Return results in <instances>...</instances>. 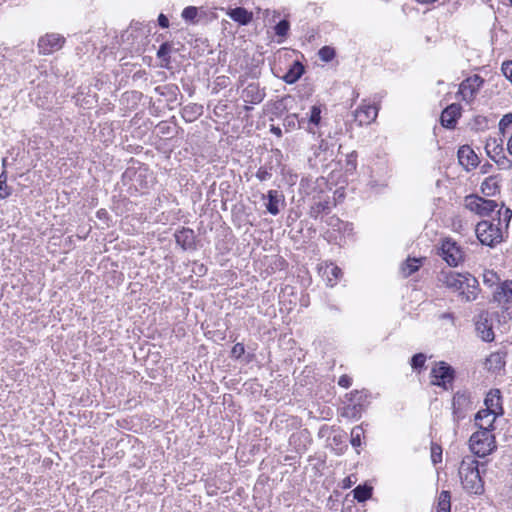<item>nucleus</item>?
I'll return each mask as SVG.
<instances>
[{
    "label": "nucleus",
    "instance_id": "1",
    "mask_svg": "<svg viewBox=\"0 0 512 512\" xmlns=\"http://www.w3.org/2000/svg\"><path fill=\"white\" fill-rule=\"evenodd\" d=\"M439 282L447 288L458 292L466 302L476 300L479 293V283L471 274H461L454 271H442L438 277Z\"/></svg>",
    "mask_w": 512,
    "mask_h": 512
},
{
    "label": "nucleus",
    "instance_id": "2",
    "mask_svg": "<svg viewBox=\"0 0 512 512\" xmlns=\"http://www.w3.org/2000/svg\"><path fill=\"white\" fill-rule=\"evenodd\" d=\"M459 477L464 490L469 494L480 495L484 492V482L480 476L479 462L473 456L462 459Z\"/></svg>",
    "mask_w": 512,
    "mask_h": 512
},
{
    "label": "nucleus",
    "instance_id": "3",
    "mask_svg": "<svg viewBox=\"0 0 512 512\" xmlns=\"http://www.w3.org/2000/svg\"><path fill=\"white\" fill-rule=\"evenodd\" d=\"M336 141L332 137L321 139L317 145L311 147L312 155L308 162L311 167H317L319 164L326 165L333 161L335 154Z\"/></svg>",
    "mask_w": 512,
    "mask_h": 512
},
{
    "label": "nucleus",
    "instance_id": "4",
    "mask_svg": "<svg viewBox=\"0 0 512 512\" xmlns=\"http://www.w3.org/2000/svg\"><path fill=\"white\" fill-rule=\"evenodd\" d=\"M469 447L476 456L485 457L496 449L495 436L490 431H476L469 439Z\"/></svg>",
    "mask_w": 512,
    "mask_h": 512
},
{
    "label": "nucleus",
    "instance_id": "5",
    "mask_svg": "<svg viewBox=\"0 0 512 512\" xmlns=\"http://www.w3.org/2000/svg\"><path fill=\"white\" fill-rule=\"evenodd\" d=\"M476 236L481 244L494 247L503 241L502 228L493 222L483 220L476 225Z\"/></svg>",
    "mask_w": 512,
    "mask_h": 512
},
{
    "label": "nucleus",
    "instance_id": "6",
    "mask_svg": "<svg viewBox=\"0 0 512 512\" xmlns=\"http://www.w3.org/2000/svg\"><path fill=\"white\" fill-rule=\"evenodd\" d=\"M431 385L449 390L455 380V370L445 361H439L430 372Z\"/></svg>",
    "mask_w": 512,
    "mask_h": 512
},
{
    "label": "nucleus",
    "instance_id": "7",
    "mask_svg": "<svg viewBox=\"0 0 512 512\" xmlns=\"http://www.w3.org/2000/svg\"><path fill=\"white\" fill-rule=\"evenodd\" d=\"M464 206L469 211L481 216H489L497 207L495 200L483 198L477 194H470L464 198Z\"/></svg>",
    "mask_w": 512,
    "mask_h": 512
},
{
    "label": "nucleus",
    "instance_id": "8",
    "mask_svg": "<svg viewBox=\"0 0 512 512\" xmlns=\"http://www.w3.org/2000/svg\"><path fill=\"white\" fill-rule=\"evenodd\" d=\"M474 326L477 336L482 341L488 343L494 341L493 317L488 311L482 310L474 317Z\"/></svg>",
    "mask_w": 512,
    "mask_h": 512
},
{
    "label": "nucleus",
    "instance_id": "9",
    "mask_svg": "<svg viewBox=\"0 0 512 512\" xmlns=\"http://www.w3.org/2000/svg\"><path fill=\"white\" fill-rule=\"evenodd\" d=\"M483 83L484 79L476 74L463 80L458 91L462 100L467 103L473 101Z\"/></svg>",
    "mask_w": 512,
    "mask_h": 512
},
{
    "label": "nucleus",
    "instance_id": "10",
    "mask_svg": "<svg viewBox=\"0 0 512 512\" xmlns=\"http://www.w3.org/2000/svg\"><path fill=\"white\" fill-rule=\"evenodd\" d=\"M470 406L469 393L467 391H457L452 399L453 420L458 423L464 419Z\"/></svg>",
    "mask_w": 512,
    "mask_h": 512
},
{
    "label": "nucleus",
    "instance_id": "11",
    "mask_svg": "<svg viewBox=\"0 0 512 512\" xmlns=\"http://www.w3.org/2000/svg\"><path fill=\"white\" fill-rule=\"evenodd\" d=\"M441 256L449 266L456 267L463 260L461 248L452 239H446L441 245Z\"/></svg>",
    "mask_w": 512,
    "mask_h": 512
},
{
    "label": "nucleus",
    "instance_id": "12",
    "mask_svg": "<svg viewBox=\"0 0 512 512\" xmlns=\"http://www.w3.org/2000/svg\"><path fill=\"white\" fill-rule=\"evenodd\" d=\"M65 42V38L60 34H46L38 41V49L41 54H51L60 50Z\"/></svg>",
    "mask_w": 512,
    "mask_h": 512
},
{
    "label": "nucleus",
    "instance_id": "13",
    "mask_svg": "<svg viewBox=\"0 0 512 512\" xmlns=\"http://www.w3.org/2000/svg\"><path fill=\"white\" fill-rule=\"evenodd\" d=\"M262 200H267L265 203V207L267 211L276 216L280 213L281 207L285 204V198L281 191L271 189L267 192V194H262Z\"/></svg>",
    "mask_w": 512,
    "mask_h": 512
},
{
    "label": "nucleus",
    "instance_id": "14",
    "mask_svg": "<svg viewBox=\"0 0 512 512\" xmlns=\"http://www.w3.org/2000/svg\"><path fill=\"white\" fill-rule=\"evenodd\" d=\"M321 113V107L319 105H313L310 109L309 117H302L298 120V128L305 129L311 134H316V128L321 122Z\"/></svg>",
    "mask_w": 512,
    "mask_h": 512
},
{
    "label": "nucleus",
    "instance_id": "15",
    "mask_svg": "<svg viewBox=\"0 0 512 512\" xmlns=\"http://www.w3.org/2000/svg\"><path fill=\"white\" fill-rule=\"evenodd\" d=\"M319 274L327 286L334 287L342 277V270L333 263H325L319 266Z\"/></svg>",
    "mask_w": 512,
    "mask_h": 512
},
{
    "label": "nucleus",
    "instance_id": "16",
    "mask_svg": "<svg viewBox=\"0 0 512 512\" xmlns=\"http://www.w3.org/2000/svg\"><path fill=\"white\" fill-rule=\"evenodd\" d=\"M265 89L257 83L248 84L241 92V98L245 103L259 104L265 98Z\"/></svg>",
    "mask_w": 512,
    "mask_h": 512
},
{
    "label": "nucleus",
    "instance_id": "17",
    "mask_svg": "<svg viewBox=\"0 0 512 512\" xmlns=\"http://www.w3.org/2000/svg\"><path fill=\"white\" fill-rule=\"evenodd\" d=\"M378 114V109L374 105H362L353 113L354 121L359 125H368L373 122Z\"/></svg>",
    "mask_w": 512,
    "mask_h": 512
},
{
    "label": "nucleus",
    "instance_id": "18",
    "mask_svg": "<svg viewBox=\"0 0 512 512\" xmlns=\"http://www.w3.org/2000/svg\"><path fill=\"white\" fill-rule=\"evenodd\" d=\"M499 414L489 411L480 410L475 415V425L478 427V431H490L493 433L495 426V420Z\"/></svg>",
    "mask_w": 512,
    "mask_h": 512
},
{
    "label": "nucleus",
    "instance_id": "19",
    "mask_svg": "<svg viewBox=\"0 0 512 512\" xmlns=\"http://www.w3.org/2000/svg\"><path fill=\"white\" fill-rule=\"evenodd\" d=\"M493 300L503 307H506V305L512 303L511 280H505L498 284L493 292Z\"/></svg>",
    "mask_w": 512,
    "mask_h": 512
},
{
    "label": "nucleus",
    "instance_id": "20",
    "mask_svg": "<svg viewBox=\"0 0 512 512\" xmlns=\"http://www.w3.org/2000/svg\"><path fill=\"white\" fill-rule=\"evenodd\" d=\"M458 161L465 170L470 171L479 164V158L473 149L468 145H463L458 150Z\"/></svg>",
    "mask_w": 512,
    "mask_h": 512
},
{
    "label": "nucleus",
    "instance_id": "21",
    "mask_svg": "<svg viewBox=\"0 0 512 512\" xmlns=\"http://www.w3.org/2000/svg\"><path fill=\"white\" fill-rule=\"evenodd\" d=\"M175 241L183 250H193L196 248V236L192 229L183 227L174 234Z\"/></svg>",
    "mask_w": 512,
    "mask_h": 512
},
{
    "label": "nucleus",
    "instance_id": "22",
    "mask_svg": "<svg viewBox=\"0 0 512 512\" xmlns=\"http://www.w3.org/2000/svg\"><path fill=\"white\" fill-rule=\"evenodd\" d=\"M485 149L489 157L503 168H508L511 166L510 160L504 155L502 145L497 144L496 140L488 142L485 146Z\"/></svg>",
    "mask_w": 512,
    "mask_h": 512
},
{
    "label": "nucleus",
    "instance_id": "23",
    "mask_svg": "<svg viewBox=\"0 0 512 512\" xmlns=\"http://www.w3.org/2000/svg\"><path fill=\"white\" fill-rule=\"evenodd\" d=\"M461 116V106L459 104H451L446 107L441 114V124L446 128H454L457 119Z\"/></svg>",
    "mask_w": 512,
    "mask_h": 512
},
{
    "label": "nucleus",
    "instance_id": "24",
    "mask_svg": "<svg viewBox=\"0 0 512 512\" xmlns=\"http://www.w3.org/2000/svg\"><path fill=\"white\" fill-rule=\"evenodd\" d=\"M331 211V202L329 197H318V200H315L314 203L310 206L309 216L314 219H318L322 215L329 214Z\"/></svg>",
    "mask_w": 512,
    "mask_h": 512
},
{
    "label": "nucleus",
    "instance_id": "25",
    "mask_svg": "<svg viewBox=\"0 0 512 512\" xmlns=\"http://www.w3.org/2000/svg\"><path fill=\"white\" fill-rule=\"evenodd\" d=\"M348 402L355 405L362 412H364L369 405V394L366 390H354L346 395Z\"/></svg>",
    "mask_w": 512,
    "mask_h": 512
},
{
    "label": "nucleus",
    "instance_id": "26",
    "mask_svg": "<svg viewBox=\"0 0 512 512\" xmlns=\"http://www.w3.org/2000/svg\"><path fill=\"white\" fill-rule=\"evenodd\" d=\"M203 111V105L189 103L181 109V116L185 122L192 123L202 116Z\"/></svg>",
    "mask_w": 512,
    "mask_h": 512
},
{
    "label": "nucleus",
    "instance_id": "27",
    "mask_svg": "<svg viewBox=\"0 0 512 512\" xmlns=\"http://www.w3.org/2000/svg\"><path fill=\"white\" fill-rule=\"evenodd\" d=\"M305 67L300 61H294L287 72L282 77L283 81L287 84L296 83L304 74Z\"/></svg>",
    "mask_w": 512,
    "mask_h": 512
},
{
    "label": "nucleus",
    "instance_id": "28",
    "mask_svg": "<svg viewBox=\"0 0 512 512\" xmlns=\"http://www.w3.org/2000/svg\"><path fill=\"white\" fill-rule=\"evenodd\" d=\"M227 15L235 22H237L239 25H247L249 24L253 19V13L249 12L247 9L243 7H236L233 9H230L227 12Z\"/></svg>",
    "mask_w": 512,
    "mask_h": 512
},
{
    "label": "nucleus",
    "instance_id": "29",
    "mask_svg": "<svg viewBox=\"0 0 512 512\" xmlns=\"http://www.w3.org/2000/svg\"><path fill=\"white\" fill-rule=\"evenodd\" d=\"M484 410H489L498 414H502L501 397L499 390H491L485 398Z\"/></svg>",
    "mask_w": 512,
    "mask_h": 512
},
{
    "label": "nucleus",
    "instance_id": "30",
    "mask_svg": "<svg viewBox=\"0 0 512 512\" xmlns=\"http://www.w3.org/2000/svg\"><path fill=\"white\" fill-rule=\"evenodd\" d=\"M485 365L489 371L498 372L505 366V355L501 352L491 353L486 359Z\"/></svg>",
    "mask_w": 512,
    "mask_h": 512
},
{
    "label": "nucleus",
    "instance_id": "31",
    "mask_svg": "<svg viewBox=\"0 0 512 512\" xmlns=\"http://www.w3.org/2000/svg\"><path fill=\"white\" fill-rule=\"evenodd\" d=\"M499 191V183L495 176L487 177L481 184V192L486 197H492Z\"/></svg>",
    "mask_w": 512,
    "mask_h": 512
},
{
    "label": "nucleus",
    "instance_id": "32",
    "mask_svg": "<svg viewBox=\"0 0 512 512\" xmlns=\"http://www.w3.org/2000/svg\"><path fill=\"white\" fill-rule=\"evenodd\" d=\"M203 11L195 6H188L183 9L181 17L189 24H197L200 20V15Z\"/></svg>",
    "mask_w": 512,
    "mask_h": 512
},
{
    "label": "nucleus",
    "instance_id": "33",
    "mask_svg": "<svg viewBox=\"0 0 512 512\" xmlns=\"http://www.w3.org/2000/svg\"><path fill=\"white\" fill-rule=\"evenodd\" d=\"M451 495L449 491L443 490L438 496L437 512H450Z\"/></svg>",
    "mask_w": 512,
    "mask_h": 512
},
{
    "label": "nucleus",
    "instance_id": "34",
    "mask_svg": "<svg viewBox=\"0 0 512 512\" xmlns=\"http://www.w3.org/2000/svg\"><path fill=\"white\" fill-rule=\"evenodd\" d=\"M512 219V210L509 208H504L503 206L498 211V219H497V226L502 228V232L504 233V230H507L509 222Z\"/></svg>",
    "mask_w": 512,
    "mask_h": 512
},
{
    "label": "nucleus",
    "instance_id": "35",
    "mask_svg": "<svg viewBox=\"0 0 512 512\" xmlns=\"http://www.w3.org/2000/svg\"><path fill=\"white\" fill-rule=\"evenodd\" d=\"M354 498L358 502H365L366 500L370 499L372 496V487L367 485H358L353 490Z\"/></svg>",
    "mask_w": 512,
    "mask_h": 512
},
{
    "label": "nucleus",
    "instance_id": "36",
    "mask_svg": "<svg viewBox=\"0 0 512 512\" xmlns=\"http://www.w3.org/2000/svg\"><path fill=\"white\" fill-rule=\"evenodd\" d=\"M421 265V259L419 258H408L406 262L402 265L401 269L404 276H410L414 272H416Z\"/></svg>",
    "mask_w": 512,
    "mask_h": 512
},
{
    "label": "nucleus",
    "instance_id": "37",
    "mask_svg": "<svg viewBox=\"0 0 512 512\" xmlns=\"http://www.w3.org/2000/svg\"><path fill=\"white\" fill-rule=\"evenodd\" d=\"M273 172V166L271 164H265L260 166L255 174L256 178L260 182H265L271 179Z\"/></svg>",
    "mask_w": 512,
    "mask_h": 512
},
{
    "label": "nucleus",
    "instance_id": "38",
    "mask_svg": "<svg viewBox=\"0 0 512 512\" xmlns=\"http://www.w3.org/2000/svg\"><path fill=\"white\" fill-rule=\"evenodd\" d=\"M364 436V429L362 425L355 426L351 430V445L358 448L362 445V437Z\"/></svg>",
    "mask_w": 512,
    "mask_h": 512
},
{
    "label": "nucleus",
    "instance_id": "39",
    "mask_svg": "<svg viewBox=\"0 0 512 512\" xmlns=\"http://www.w3.org/2000/svg\"><path fill=\"white\" fill-rule=\"evenodd\" d=\"M427 360V356L424 353H417L412 356L410 365L416 372H420L424 367Z\"/></svg>",
    "mask_w": 512,
    "mask_h": 512
},
{
    "label": "nucleus",
    "instance_id": "40",
    "mask_svg": "<svg viewBox=\"0 0 512 512\" xmlns=\"http://www.w3.org/2000/svg\"><path fill=\"white\" fill-rule=\"evenodd\" d=\"M362 411L357 408L355 405H352L351 403H347L342 410L341 415L346 418L350 419H358L362 415Z\"/></svg>",
    "mask_w": 512,
    "mask_h": 512
},
{
    "label": "nucleus",
    "instance_id": "41",
    "mask_svg": "<svg viewBox=\"0 0 512 512\" xmlns=\"http://www.w3.org/2000/svg\"><path fill=\"white\" fill-rule=\"evenodd\" d=\"M357 168V153L352 151L346 155L344 169L346 173L352 174Z\"/></svg>",
    "mask_w": 512,
    "mask_h": 512
},
{
    "label": "nucleus",
    "instance_id": "42",
    "mask_svg": "<svg viewBox=\"0 0 512 512\" xmlns=\"http://www.w3.org/2000/svg\"><path fill=\"white\" fill-rule=\"evenodd\" d=\"M483 282L489 287L498 286L500 284V278L496 272L492 270L485 271L483 274Z\"/></svg>",
    "mask_w": 512,
    "mask_h": 512
},
{
    "label": "nucleus",
    "instance_id": "43",
    "mask_svg": "<svg viewBox=\"0 0 512 512\" xmlns=\"http://www.w3.org/2000/svg\"><path fill=\"white\" fill-rule=\"evenodd\" d=\"M318 56L322 61L330 62L335 58L336 52L335 49L330 46H323L319 49Z\"/></svg>",
    "mask_w": 512,
    "mask_h": 512
},
{
    "label": "nucleus",
    "instance_id": "44",
    "mask_svg": "<svg viewBox=\"0 0 512 512\" xmlns=\"http://www.w3.org/2000/svg\"><path fill=\"white\" fill-rule=\"evenodd\" d=\"M300 190L302 193H304L306 196L312 195L313 191L315 190V183L312 179L303 178L300 181Z\"/></svg>",
    "mask_w": 512,
    "mask_h": 512
},
{
    "label": "nucleus",
    "instance_id": "45",
    "mask_svg": "<svg viewBox=\"0 0 512 512\" xmlns=\"http://www.w3.org/2000/svg\"><path fill=\"white\" fill-rule=\"evenodd\" d=\"M12 193V189L7 185V177L5 173L0 175V198L5 199Z\"/></svg>",
    "mask_w": 512,
    "mask_h": 512
},
{
    "label": "nucleus",
    "instance_id": "46",
    "mask_svg": "<svg viewBox=\"0 0 512 512\" xmlns=\"http://www.w3.org/2000/svg\"><path fill=\"white\" fill-rule=\"evenodd\" d=\"M289 29H290V24L286 19L279 21L278 24L274 28L275 34L280 37H286Z\"/></svg>",
    "mask_w": 512,
    "mask_h": 512
},
{
    "label": "nucleus",
    "instance_id": "47",
    "mask_svg": "<svg viewBox=\"0 0 512 512\" xmlns=\"http://www.w3.org/2000/svg\"><path fill=\"white\" fill-rule=\"evenodd\" d=\"M171 46L168 43H163L157 51V56L164 62L170 61Z\"/></svg>",
    "mask_w": 512,
    "mask_h": 512
},
{
    "label": "nucleus",
    "instance_id": "48",
    "mask_svg": "<svg viewBox=\"0 0 512 512\" xmlns=\"http://www.w3.org/2000/svg\"><path fill=\"white\" fill-rule=\"evenodd\" d=\"M512 124V113L505 114L499 121V131L505 136L506 130Z\"/></svg>",
    "mask_w": 512,
    "mask_h": 512
},
{
    "label": "nucleus",
    "instance_id": "49",
    "mask_svg": "<svg viewBox=\"0 0 512 512\" xmlns=\"http://www.w3.org/2000/svg\"><path fill=\"white\" fill-rule=\"evenodd\" d=\"M431 460L433 464L442 461V448L437 444H432L431 446Z\"/></svg>",
    "mask_w": 512,
    "mask_h": 512
},
{
    "label": "nucleus",
    "instance_id": "50",
    "mask_svg": "<svg viewBox=\"0 0 512 512\" xmlns=\"http://www.w3.org/2000/svg\"><path fill=\"white\" fill-rule=\"evenodd\" d=\"M245 354V346L243 343H236L231 350V357L240 359Z\"/></svg>",
    "mask_w": 512,
    "mask_h": 512
},
{
    "label": "nucleus",
    "instance_id": "51",
    "mask_svg": "<svg viewBox=\"0 0 512 512\" xmlns=\"http://www.w3.org/2000/svg\"><path fill=\"white\" fill-rule=\"evenodd\" d=\"M501 70L503 75L512 83V61L503 62Z\"/></svg>",
    "mask_w": 512,
    "mask_h": 512
},
{
    "label": "nucleus",
    "instance_id": "52",
    "mask_svg": "<svg viewBox=\"0 0 512 512\" xmlns=\"http://www.w3.org/2000/svg\"><path fill=\"white\" fill-rule=\"evenodd\" d=\"M131 174H133V175H134V177H135V181H137V182H139V183H140V187H141V189H146V188H147V186H146V185H143V184H142V179H143V177H144V175H143V173H142V172H136V171H134V170H130V169H128V170L124 173V176H125V177H126V176H130Z\"/></svg>",
    "mask_w": 512,
    "mask_h": 512
},
{
    "label": "nucleus",
    "instance_id": "53",
    "mask_svg": "<svg viewBox=\"0 0 512 512\" xmlns=\"http://www.w3.org/2000/svg\"><path fill=\"white\" fill-rule=\"evenodd\" d=\"M338 385L347 389L352 385V378L346 374L342 375L338 380Z\"/></svg>",
    "mask_w": 512,
    "mask_h": 512
},
{
    "label": "nucleus",
    "instance_id": "54",
    "mask_svg": "<svg viewBox=\"0 0 512 512\" xmlns=\"http://www.w3.org/2000/svg\"><path fill=\"white\" fill-rule=\"evenodd\" d=\"M325 304L326 307L332 312L339 313L341 311L339 306L330 298H326Z\"/></svg>",
    "mask_w": 512,
    "mask_h": 512
},
{
    "label": "nucleus",
    "instance_id": "55",
    "mask_svg": "<svg viewBox=\"0 0 512 512\" xmlns=\"http://www.w3.org/2000/svg\"><path fill=\"white\" fill-rule=\"evenodd\" d=\"M298 117L296 114H291V115H288L286 118H285V126L287 127H291V128H294L295 127V122L297 121L298 122Z\"/></svg>",
    "mask_w": 512,
    "mask_h": 512
},
{
    "label": "nucleus",
    "instance_id": "56",
    "mask_svg": "<svg viewBox=\"0 0 512 512\" xmlns=\"http://www.w3.org/2000/svg\"><path fill=\"white\" fill-rule=\"evenodd\" d=\"M157 128L162 135H169L171 133V127L166 122L159 123Z\"/></svg>",
    "mask_w": 512,
    "mask_h": 512
},
{
    "label": "nucleus",
    "instance_id": "57",
    "mask_svg": "<svg viewBox=\"0 0 512 512\" xmlns=\"http://www.w3.org/2000/svg\"><path fill=\"white\" fill-rule=\"evenodd\" d=\"M158 24L161 28H168L169 20L164 14H160L158 17Z\"/></svg>",
    "mask_w": 512,
    "mask_h": 512
},
{
    "label": "nucleus",
    "instance_id": "58",
    "mask_svg": "<svg viewBox=\"0 0 512 512\" xmlns=\"http://www.w3.org/2000/svg\"><path fill=\"white\" fill-rule=\"evenodd\" d=\"M271 132L273 134H275L276 136H278V137L282 136V131H281V129L279 127L272 126L271 127Z\"/></svg>",
    "mask_w": 512,
    "mask_h": 512
},
{
    "label": "nucleus",
    "instance_id": "59",
    "mask_svg": "<svg viewBox=\"0 0 512 512\" xmlns=\"http://www.w3.org/2000/svg\"><path fill=\"white\" fill-rule=\"evenodd\" d=\"M440 319H450V320H453L454 319V316L452 313H442L440 316H439Z\"/></svg>",
    "mask_w": 512,
    "mask_h": 512
},
{
    "label": "nucleus",
    "instance_id": "60",
    "mask_svg": "<svg viewBox=\"0 0 512 512\" xmlns=\"http://www.w3.org/2000/svg\"><path fill=\"white\" fill-rule=\"evenodd\" d=\"M507 149H508V152L512 155V133L507 142Z\"/></svg>",
    "mask_w": 512,
    "mask_h": 512
},
{
    "label": "nucleus",
    "instance_id": "61",
    "mask_svg": "<svg viewBox=\"0 0 512 512\" xmlns=\"http://www.w3.org/2000/svg\"><path fill=\"white\" fill-rule=\"evenodd\" d=\"M415 1L418 3H421V4H431V3L435 2L436 0H415Z\"/></svg>",
    "mask_w": 512,
    "mask_h": 512
},
{
    "label": "nucleus",
    "instance_id": "62",
    "mask_svg": "<svg viewBox=\"0 0 512 512\" xmlns=\"http://www.w3.org/2000/svg\"><path fill=\"white\" fill-rule=\"evenodd\" d=\"M340 223H341V221L338 218H334V217L331 218V223H330L331 225L335 226L336 224H340Z\"/></svg>",
    "mask_w": 512,
    "mask_h": 512
},
{
    "label": "nucleus",
    "instance_id": "63",
    "mask_svg": "<svg viewBox=\"0 0 512 512\" xmlns=\"http://www.w3.org/2000/svg\"><path fill=\"white\" fill-rule=\"evenodd\" d=\"M104 213H105V212L98 211V212H97V215H98L99 217H101V216H103V214H104Z\"/></svg>",
    "mask_w": 512,
    "mask_h": 512
},
{
    "label": "nucleus",
    "instance_id": "64",
    "mask_svg": "<svg viewBox=\"0 0 512 512\" xmlns=\"http://www.w3.org/2000/svg\"><path fill=\"white\" fill-rule=\"evenodd\" d=\"M104 213H105V212L98 211V212H97V215H98L99 217H101V216H103V214H104Z\"/></svg>",
    "mask_w": 512,
    "mask_h": 512
}]
</instances>
